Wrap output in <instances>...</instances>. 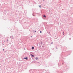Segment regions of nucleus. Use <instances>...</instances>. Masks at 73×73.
<instances>
[{
  "label": "nucleus",
  "instance_id": "nucleus-1",
  "mask_svg": "<svg viewBox=\"0 0 73 73\" xmlns=\"http://www.w3.org/2000/svg\"><path fill=\"white\" fill-rule=\"evenodd\" d=\"M24 59H25V60H28V57H27L26 58H24Z\"/></svg>",
  "mask_w": 73,
  "mask_h": 73
},
{
  "label": "nucleus",
  "instance_id": "nucleus-2",
  "mask_svg": "<svg viewBox=\"0 0 73 73\" xmlns=\"http://www.w3.org/2000/svg\"><path fill=\"white\" fill-rule=\"evenodd\" d=\"M31 56H32L33 57H35V56H34V55H32V54H31Z\"/></svg>",
  "mask_w": 73,
  "mask_h": 73
},
{
  "label": "nucleus",
  "instance_id": "nucleus-3",
  "mask_svg": "<svg viewBox=\"0 0 73 73\" xmlns=\"http://www.w3.org/2000/svg\"><path fill=\"white\" fill-rule=\"evenodd\" d=\"M35 48L34 47H32V49L33 50Z\"/></svg>",
  "mask_w": 73,
  "mask_h": 73
},
{
  "label": "nucleus",
  "instance_id": "nucleus-4",
  "mask_svg": "<svg viewBox=\"0 0 73 73\" xmlns=\"http://www.w3.org/2000/svg\"><path fill=\"white\" fill-rule=\"evenodd\" d=\"M43 17H45V18H46V16H45V15H44L43 16Z\"/></svg>",
  "mask_w": 73,
  "mask_h": 73
},
{
  "label": "nucleus",
  "instance_id": "nucleus-5",
  "mask_svg": "<svg viewBox=\"0 0 73 73\" xmlns=\"http://www.w3.org/2000/svg\"><path fill=\"white\" fill-rule=\"evenodd\" d=\"M36 60H38V58L36 57L35 58Z\"/></svg>",
  "mask_w": 73,
  "mask_h": 73
},
{
  "label": "nucleus",
  "instance_id": "nucleus-6",
  "mask_svg": "<svg viewBox=\"0 0 73 73\" xmlns=\"http://www.w3.org/2000/svg\"><path fill=\"white\" fill-rule=\"evenodd\" d=\"M39 7L40 8H41V5H39Z\"/></svg>",
  "mask_w": 73,
  "mask_h": 73
},
{
  "label": "nucleus",
  "instance_id": "nucleus-7",
  "mask_svg": "<svg viewBox=\"0 0 73 73\" xmlns=\"http://www.w3.org/2000/svg\"><path fill=\"white\" fill-rule=\"evenodd\" d=\"M64 32H63V35H64Z\"/></svg>",
  "mask_w": 73,
  "mask_h": 73
},
{
  "label": "nucleus",
  "instance_id": "nucleus-8",
  "mask_svg": "<svg viewBox=\"0 0 73 73\" xmlns=\"http://www.w3.org/2000/svg\"><path fill=\"white\" fill-rule=\"evenodd\" d=\"M40 33H42V31H40Z\"/></svg>",
  "mask_w": 73,
  "mask_h": 73
},
{
  "label": "nucleus",
  "instance_id": "nucleus-9",
  "mask_svg": "<svg viewBox=\"0 0 73 73\" xmlns=\"http://www.w3.org/2000/svg\"><path fill=\"white\" fill-rule=\"evenodd\" d=\"M7 41H8V39H7Z\"/></svg>",
  "mask_w": 73,
  "mask_h": 73
},
{
  "label": "nucleus",
  "instance_id": "nucleus-10",
  "mask_svg": "<svg viewBox=\"0 0 73 73\" xmlns=\"http://www.w3.org/2000/svg\"><path fill=\"white\" fill-rule=\"evenodd\" d=\"M53 44V42H52V43H51V44Z\"/></svg>",
  "mask_w": 73,
  "mask_h": 73
},
{
  "label": "nucleus",
  "instance_id": "nucleus-11",
  "mask_svg": "<svg viewBox=\"0 0 73 73\" xmlns=\"http://www.w3.org/2000/svg\"><path fill=\"white\" fill-rule=\"evenodd\" d=\"M35 32H36V31H35Z\"/></svg>",
  "mask_w": 73,
  "mask_h": 73
},
{
  "label": "nucleus",
  "instance_id": "nucleus-12",
  "mask_svg": "<svg viewBox=\"0 0 73 73\" xmlns=\"http://www.w3.org/2000/svg\"><path fill=\"white\" fill-rule=\"evenodd\" d=\"M3 50H4V49H3Z\"/></svg>",
  "mask_w": 73,
  "mask_h": 73
},
{
  "label": "nucleus",
  "instance_id": "nucleus-13",
  "mask_svg": "<svg viewBox=\"0 0 73 73\" xmlns=\"http://www.w3.org/2000/svg\"><path fill=\"white\" fill-rule=\"evenodd\" d=\"M31 37H32V36Z\"/></svg>",
  "mask_w": 73,
  "mask_h": 73
},
{
  "label": "nucleus",
  "instance_id": "nucleus-14",
  "mask_svg": "<svg viewBox=\"0 0 73 73\" xmlns=\"http://www.w3.org/2000/svg\"><path fill=\"white\" fill-rule=\"evenodd\" d=\"M4 42H5V41H4Z\"/></svg>",
  "mask_w": 73,
  "mask_h": 73
},
{
  "label": "nucleus",
  "instance_id": "nucleus-15",
  "mask_svg": "<svg viewBox=\"0 0 73 73\" xmlns=\"http://www.w3.org/2000/svg\"><path fill=\"white\" fill-rule=\"evenodd\" d=\"M25 48L24 49H25Z\"/></svg>",
  "mask_w": 73,
  "mask_h": 73
}]
</instances>
